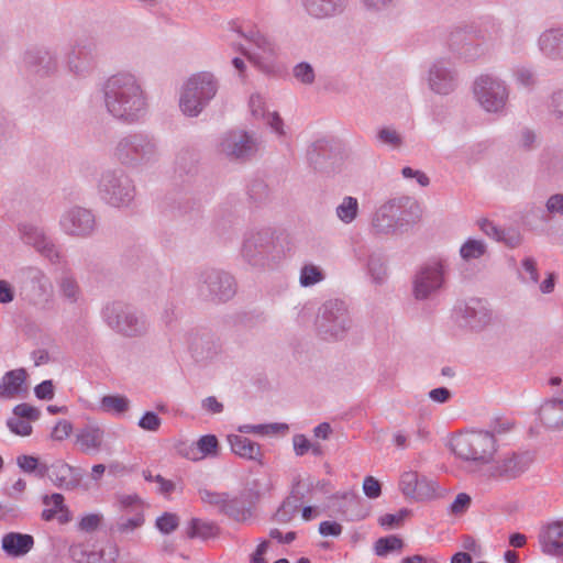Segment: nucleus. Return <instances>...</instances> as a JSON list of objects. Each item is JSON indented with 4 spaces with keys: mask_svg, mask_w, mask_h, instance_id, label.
Returning a JSON list of instances; mask_svg holds the SVG:
<instances>
[{
    "mask_svg": "<svg viewBox=\"0 0 563 563\" xmlns=\"http://www.w3.org/2000/svg\"><path fill=\"white\" fill-rule=\"evenodd\" d=\"M250 110L253 117L263 118L273 131L277 134H282V120L277 111H268L266 109V102L262 95L253 93L249 101Z\"/></svg>",
    "mask_w": 563,
    "mask_h": 563,
    "instance_id": "nucleus-32",
    "label": "nucleus"
},
{
    "mask_svg": "<svg viewBox=\"0 0 563 563\" xmlns=\"http://www.w3.org/2000/svg\"><path fill=\"white\" fill-rule=\"evenodd\" d=\"M551 113L563 123V90L553 92L550 101Z\"/></svg>",
    "mask_w": 563,
    "mask_h": 563,
    "instance_id": "nucleus-64",
    "label": "nucleus"
},
{
    "mask_svg": "<svg viewBox=\"0 0 563 563\" xmlns=\"http://www.w3.org/2000/svg\"><path fill=\"white\" fill-rule=\"evenodd\" d=\"M404 547V541L395 536L390 534L376 540L374 544V552L377 556H386L387 554L399 551Z\"/></svg>",
    "mask_w": 563,
    "mask_h": 563,
    "instance_id": "nucleus-45",
    "label": "nucleus"
},
{
    "mask_svg": "<svg viewBox=\"0 0 563 563\" xmlns=\"http://www.w3.org/2000/svg\"><path fill=\"white\" fill-rule=\"evenodd\" d=\"M485 253L486 244L482 240L467 239L460 247V255L466 262L478 260Z\"/></svg>",
    "mask_w": 563,
    "mask_h": 563,
    "instance_id": "nucleus-46",
    "label": "nucleus"
},
{
    "mask_svg": "<svg viewBox=\"0 0 563 563\" xmlns=\"http://www.w3.org/2000/svg\"><path fill=\"white\" fill-rule=\"evenodd\" d=\"M533 457L529 452L509 453L497 462L495 474L506 478H515L528 470Z\"/></svg>",
    "mask_w": 563,
    "mask_h": 563,
    "instance_id": "nucleus-27",
    "label": "nucleus"
},
{
    "mask_svg": "<svg viewBox=\"0 0 563 563\" xmlns=\"http://www.w3.org/2000/svg\"><path fill=\"white\" fill-rule=\"evenodd\" d=\"M42 503L46 506L53 504L54 508L44 509L42 511V519L44 521H51L55 518L57 512H68L66 505L64 504V496L59 493H54L52 495H44L42 497Z\"/></svg>",
    "mask_w": 563,
    "mask_h": 563,
    "instance_id": "nucleus-44",
    "label": "nucleus"
},
{
    "mask_svg": "<svg viewBox=\"0 0 563 563\" xmlns=\"http://www.w3.org/2000/svg\"><path fill=\"white\" fill-rule=\"evenodd\" d=\"M7 427L12 433L21 437L30 435L33 430L29 421L21 420L16 416L7 420Z\"/></svg>",
    "mask_w": 563,
    "mask_h": 563,
    "instance_id": "nucleus-63",
    "label": "nucleus"
},
{
    "mask_svg": "<svg viewBox=\"0 0 563 563\" xmlns=\"http://www.w3.org/2000/svg\"><path fill=\"white\" fill-rule=\"evenodd\" d=\"M19 233L25 245L32 246L51 264L67 265V257L60 246L55 244L43 228L32 223H22L19 225Z\"/></svg>",
    "mask_w": 563,
    "mask_h": 563,
    "instance_id": "nucleus-15",
    "label": "nucleus"
},
{
    "mask_svg": "<svg viewBox=\"0 0 563 563\" xmlns=\"http://www.w3.org/2000/svg\"><path fill=\"white\" fill-rule=\"evenodd\" d=\"M473 95L487 113L504 115L509 99V87L494 74H482L473 82Z\"/></svg>",
    "mask_w": 563,
    "mask_h": 563,
    "instance_id": "nucleus-10",
    "label": "nucleus"
},
{
    "mask_svg": "<svg viewBox=\"0 0 563 563\" xmlns=\"http://www.w3.org/2000/svg\"><path fill=\"white\" fill-rule=\"evenodd\" d=\"M292 76L295 79L303 85H311L314 82L316 74L313 67L307 62H300L292 68Z\"/></svg>",
    "mask_w": 563,
    "mask_h": 563,
    "instance_id": "nucleus-57",
    "label": "nucleus"
},
{
    "mask_svg": "<svg viewBox=\"0 0 563 563\" xmlns=\"http://www.w3.org/2000/svg\"><path fill=\"white\" fill-rule=\"evenodd\" d=\"M26 377L27 374L24 368H16L7 372L0 382V396L2 398H13L21 391Z\"/></svg>",
    "mask_w": 563,
    "mask_h": 563,
    "instance_id": "nucleus-37",
    "label": "nucleus"
},
{
    "mask_svg": "<svg viewBox=\"0 0 563 563\" xmlns=\"http://www.w3.org/2000/svg\"><path fill=\"white\" fill-rule=\"evenodd\" d=\"M360 212L358 200L352 196H345L335 208L336 218L344 224L354 222Z\"/></svg>",
    "mask_w": 563,
    "mask_h": 563,
    "instance_id": "nucleus-41",
    "label": "nucleus"
},
{
    "mask_svg": "<svg viewBox=\"0 0 563 563\" xmlns=\"http://www.w3.org/2000/svg\"><path fill=\"white\" fill-rule=\"evenodd\" d=\"M57 57L46 49H29L23 55V66L32 75L44 77L57 69Z\"/></svg>",
    "mask_w": 563,
    "mask_h": 563,
    "instance_id": "nucleus-23",
    "label": "nucleus"
},
{
    "mask_svg": "<svg viewBox=\"0 0 563 563\" xmlns=\"http://www.w3.org/2000/svg\"><path fill=\"white\" fill-rule=\"evenodd\" d=\"M106 112L125 125L144 123L148 115V95L140 78L126 70L107 77L100 87Z\"/></svg>",
    "mask_w": 563,
    "mask_h": 563,
    "instance_id": "nucleus-1",
    "label": "nucleus"
},
{
    "mask_svg": "<svg viewBox=\"0 0 563 563\" xmlns=\"http://www.w3.org/2000/svg\"><path fill=\"white\" fill-rule=\"evenodd\" d=\"M238 430L241 433H254L258 435L278 434L282 432V423L242 424Z\"/></svg>",
    "mask_w": 563,
    "mask_h": 563,
    "instance_id": "nucleus-54",
    "label": "nucleus"
},
{
    "mask_svg": "<svg viewBox=\"0 0 563 563\" xmlns=\"http://www.w3.org/2000/svg\"><path fill=\"white\" fill-rule=\"evenodd\" d=\"M67 70L78 77L86 78L98 65L97 45L91 41L77 42L66 55Z\"/></svg>",
    "mask_w": 563,
    "mask_h": 563,
    "instance_id": "nucleus-17",
    "label": "nucleus"
},
{
    "mask_svg": "<svg viewBox=\"0 0 563 563\" xmlns=\"http://www.w3.org/2000/svg\"><path fill=\"white\" fill-rule=\"evenodd\" d=\"M539 543L544 554L563 555V521H552L544 525L539 532Z\"/></svg>",
    "mask_w": 563,
    "mask_h": 563,
    "instance_id": "nucleus-25",
    "label": "nucleus"
},
{
    "mask_svg": "<svg viewBox=\"0 0 563 563\" xmlns=\"http://www.w3.org/2000/svg\"><path fill=\"white\" fill-rule=\"evenodd\" d=\"M197 289L203 300L224 303L235 296L238 283L229 272L207 268L199 274Z\"/></svg>",
    "mask_w": 563,
    "mask_h": 563,
    "instance_id": "nucleus-12",
    "label": "nucleus"
},
{
    "mask_svg": "<svg viewBox=\"0 0 563 563\" xmlns=\"http://www.w3.org/2000/svg\"><path fill=\"white\" fill-rule=\"evenodd\" d=\"M25 277L30 280L34 290L40 295L47 292L49 283L45 273L37 267H27L23 271Z\"/></svg>",
    "mask_w": 563,
    "mask_h": 563,
    "instance_id": "nucleus-51",
    "label": "nucleus"
},
{
    "mask_svg": "<svg viewBox=\"0 0 563 563\" xmlns=\"http://www.w3.org/2000/svg\"><path fill=\"white\" fill-rule=\"evenodd\" d=\"M453 316L459 325L473 331H482L492 321V310L487 301L481 298L456 303Z\"/></svg>",
    "mask_w": 563,
    "mask_h": 563,
    "instance_id": "nucleus-16",
    "label": "nucleus"
},
{
    "mask_svg": "<svg viewBox=\"0 0 563 563\" xmlns=\"http://www.w3.org/2000/svg\"><path fill=\"white\" fill-rule=\"evenodd\" d=\"M219 441L213 434H206L199 438L196 442V449L201 453L200 457L190 456L189 453L186 454L188 459L198 460L208 455H216L218 453Z\"/></svg>",
    "mask_w": 563,
    "mask_h": 563,
    "instance_id": "nucleus-52",
    "label": "nucleus"
},
{
    "mask_svg": "<svg viewBox=\"0 0 563 563\" xmlns=\"http://www.w3.org/2000/svg\"><path fill=\"white\" fill-rule=\"evenodd\" d=\"M219 528L217 525L194 518L189 523L187 534L189 538H200L207 540L216 537Z\"/></svg>",
    "mask_w": 563,
    "mask_h": 563,
    "instance_id": "nucleus-42",
    "label": "nucleus"
},
{
    "mask_svg": "<svg viewBox=\"0 0 563 563\" xmlns=\"http://www.w3.org/2000/svg\"><path fill=\"white\" fill-rule=\"evenodd\" d=\"M34 545V538L27 533L9 532L2 537L1 549L11 558L27 554Z\"/></svg>",
    "mask_w": 563,
    "mask_h": 563,
    "instance_id": "nucleus-30",
    "label": "nucleus"
},
{
    "mask_svg": "<svg viewBox=\"0 0 563 563\" xmlns=\"http://www.w3.org/2000/svg\"><path fill=\"white\" fill-rule=\"evenodd\" d=\"M101 319L109 329L125 338H140L147 333V317L124 301H111L101 309Z\"/></svg>",
    "mask_w": 563,
    "mask_h": 563,
    "instance_id": "nucleus-6",
    "label": "nucleus"
},
{
    "mask_svg": "<svg viewBox=\"0 0 563 563\" xmlns=\"http://www.w3.org/2000/svg\"><path fill=\"white\" fill-rule=\"evenodd\" d=\"M408 514L409 511L407 509H400L396 514H385L379 517L378 522L385 529H393L400 526Z\"/></svg>",
    "mask_w": 563,
    "mask_h": 563,
    "instance_id": "nucleus-61",
    "label": "nucleus"
},
{
    "mask_svg": "<svg viewBox=\"0 0 563 563\" xmlns=\"http://www.w3.org/2000/svg\"><path fill=\"white\" fill-rule=\"evenodd\" d=\"M198 153L189 147L181 148L175 158V173L179 177H187L188 180L198 174Z\"/></svg>",
    "mask_w": 563,
    "mask_h": 563,
    "instance_id": "nucleus-34",
    "label": "nucleus"
},
{
    "mask_svg": "<svg viewBox=\"0 0 563 563\" xmlns=\"http://www.w3.org/2000/svg\"><path fill=\"white\" fill-rule=\"evenodd\" d=\"M314 492V481L308 477L307 479H302L300 475H297L292 478L291 489L289 496L284 499V508L286 506L291 507V511H297L302 503L306 500L308 494H312ZM286 511L284 510V515Z\"/></svg>",
    "mask_w": 563,
    "mask_h": 563,
    "instance_id": "nucleus-31",
    "label": "nucleus"
},
{
    "mask_svg": "<svg viewBox=\"0 0 563 563\" xmlns=\"http://www.w3.org/2000/svg\"><path fill=\"white\" fill-rule=\"evenodd\" d=\"M353 328V318L349 305L338 298L325 300L314 318L317 334L325 341H341Z\"/></svg>",
    "mask_w": 563,
    "mask_h": 563,
    "instance_id": "nucleus-4",
    "label": "nucleus"
},
{
    "mask_svg": "<svg viewBox=\"0 0 563 563\" xmlns=\"http://www.w3.org/2000/svg\"><path fill=\"white\" fill-rule=\"evenodd\" d=\"M303 13L314 21L331 20L344 13L347 0H299Z\"/></svg>",
    "mask_w": 563,
    "mask_h": 563,
    "instance_id": "nucleus-22",
    "label": "nucleus"
},
{
    "mask_svg": "<svg viewBox=\"0 0 563 563\" xmlns=\"http://www.w3.org/2000/svg\"><path fill=\"white\" fill-rule=\"evenodd\" d=\"M46 477H48L57 488L64 490L77 488L81 481V475L78 470L62 461H57L48 466Z\"/></svg>",
    "mask_w": 563,
    "mask_h": 563,
    "instance_id": "nucleus-26",
    "label": "nucleus"
},
{
    "mask_svg": "<svg viewBox=\"0 0 563 563\" xmlns=\"http://www.w3.org/2000/svg\"><path fill=\"white\" fill-rule=\"evenodd\" d=\"M199 496L202 503L217 508L219 514H222L229 494L203 488L199 489Z\"/></svg>",
    "mask_w": 563,
    "mask_h": 563,
    "instance_id": "nucleus-56",
    "label": "nucleus"
},
{
    "mask_svg": "<svg viewBox=\"0 0 563 563\" xmlns=\"http://www.w3.org/2000/svg\"><path fill=\"white\" fill-rule=\"evenodd\" d=\"M449 266L441 258H432L418 267L412 276V296L424 301L441 294L446 286Z\"/></svg>",
    "mask_w": 563,
    "mask_h": 563,
    "instance_id": "nucleus-11",
    "label": "nucleus"
},
{
    "mask_svg": "<svg viewBox=\"0 0 563 563\" xmlns=\"http://www.w3.org/2000/svg\"><path fill=\"white\" fill-rule=\"evenodd\" d=\"M279 233L272 227L250 230L244 234L241 246V257L254 268H269L277 258Z\"/></svg>",
    "mask_w": 563,
    "mask_h": 563,
    "instance_id": "nucleus-5",
    "label": "nucleus"
},
{
    "mask_svg": "<svg viewBox=\"0 0 563 563\" xmlns=\"http://www.w3.org/2000/svg\"><path fill=\"white\" fill-rule=\"evenodd\" d=\"M496 450V439L488 431H470L453 442V451L457 457L482 464L489 463Z\"/></svg>",
    "mask_w": 563,
    "mask_h": 563,
    "instance_id": "nucleus-13",
    "label": "nucleus"
},
{
    "mask_svg": "<svg viewBox=\"0 0 563 563\" xmlns=\"http://www.w3.org/2000/svg\"><path fill=\"white\" fill-rule=\"evenodd\" d=\"M16 464L24 473H34L40 478L46 477L48 473V465L41 464L38 459L33 455H19L16 457Z\"/></svg>",
    "mask_w": 563,
    "mask_h": 563,
    "instance_id": "nucleus-43",
    "label": "nucleus"
},
{
    "mask_svg": "<svg viewBox=\"0 0 563 563\" xmlns=\"http://www.w3.org/2000/svg\"><path fill=\"white\" fill-rule=\"evenodd\" d=\"M130 409V400L123 395H106L100 400V410L117 417Z\"/></svg>",
    "mask_w": 563,
    "mask_h": 563,
    "instance_id": "nucleus-40",
    "label": "nucleus"
},
{
    "mask_svg": "<svg viewBox=\"0 0 563 563\" xmlns=\"http://www.w3.org/2000/svg\"><path fill=\"white\" fill-rule=\"evenodd\" d=\"M102 440L103 430L97 426H86L77 434V443L86 453L99 451Z\"/></svg>",
    "mask_w": 563,
    "mask_h": 563,
    "instance_id": "nucleus-39",
    "label": "nucleus"
},
{
    "mask_svg": "<svg viewBox=\"0 0 563 563\" xmlns=\"http://www.w3.org/2000/svg\"><path fill=\"white\" fill-rule=\"evenodd\" d=\"M428 81L432 91L446 96L455 90L457 74L451 62L441 58L430 67Z\"/></svg>",
    "mask_w": 563,
    "mask_h": 563,
    "instance_id": "nucleus-20",
    "label": "nucleus"
},
{
    "mask_svg": "<svg viewBox=\"0 0 563 563\" xmlns=\"http://www.w3.org/2000/svg\"><path fill=\"white\" fill-rule=\"evenodd\" d=\"M59 266L62 267V275L57 279L58 291L67 302L77 303L81 297L78 282L68 264Z\"/></svg>",
    "mask_w": 563,
    "mask_h": 563,
    "instance_id": "nucleus-33",
    "label": "nucleus"
},
{
    "mask_svg": "<svg viewBox=\"0 0 563 563\" xmlns=\"http://www.w3.org/2000/svg\"><path fill=\"white\" fill-rule=\"evenodd\" d=\"M396 0H362L364 9L374 14H382L388 12L394 5Z\"/></svg>",
    "mask_w": 563,
    "mask_h": 563,
    "instance_id": "nucleus-60",
    "label": "nucleus"
},
{
    "mask_svg": "<svg viewBox=\"0 0 563 563\" xmlns=\"http://www.w3.org/2000/svg\"><path fill=\"white\" fill-rule=\"evenodd\" d=\"M376 139L380 144L386 145L391 150H397L404 144L401 134L391 126H384L379 129L377 131Z\"/></svg>",
    "mask_w": 563,
    "mask_h": 563,
    "instance_id": "nucleus-50",
    "label": "nucleus"
},
{
    "mask_svg": "<svg viewBox=\"0 0 563 563\" xmlns=\"http://www.w3.org/2000/svg\"><path fill=\"white\" fill-rule=\"evenodd\" d=\"M421 217L419 202L409 196L395 197L384 202L374 213L372 228L378 234L408 231Z\"/></svg>",
    "mask_w": 563,
    "mask_h": 563,
    "instance_id": "nucleus-3",
    "label": "nucleus"
},
{
    "mask_svg": "<svg viewBox=\"0 0 563 563\" xmlns=\"http://www.w3.org/2000/svg\"><path fill=\"white\" fill-rule=\"evenodd\" d=\"M541 54L551 60H563V27L542 32L538 38Z\"/></svg>",
    "mask_w": 563,
    "mask_h": 563,
    "instance_id": "nucleus-28",
    "label": "nucleus"
},
{
    "mask_svg": "<svg viewBox=\"0 0 563 563\" xmlns=\"http://www.w3.org/2000/svg\"><path fill=\"white\" fill-rule=\"evenodd\" d=\"M335 156L334 141L329 139L314 141L307 151L308 163L318 173H332Z\"/></svg>",
    "mask_w": 563,
    "mask_h": 563,
    "instance_id": "nucleus-21",
    "label": "nucleus"
},
{
    "mask_svg": "<svg viewBox=\"0 0 563 563\" xmlns=\"http://www.w3.org/2000/svg\"><path fill=\"white\" fill-rule=\"evenodd\" d=\"M69 556L77 563H97L99 556L97 552L89 551L85 544H73L69 548Z\"/></svg>",
    "mask_w": 563,
    "mask_h": 563,
    "instance_id": "nucleus-55",
    "label": "nucleus"
},
{
    "mask_svg": "<svg viewBox=\"0 0 563 563\" xmlns=\"http://www.w3.org/2000/svg\"><path fill=\"white\" fill-rule=\"evenodd\" d=\"M540 221L548 222L551 216H563V194L550 196L544 209H539Z\"/></svg>",
    "mask_w": 563,
    "mask_h": 563,
    "instance_id": "nucleus-49",
    "label": "nucleus"
},
{
    "mask_svg": "<svg viewBox=\"0 0 563 563\" xmlns=\"http://www.w3.org/2000/svg\"><path fill=\"white\" fill-rule=\"evenodd\" d=\"M156 528L164 534L175 531L179 525V518L176 514L164 512L156 519Z\"/></svg>",
    "mask_w": 563,
    "mask_h": 563,
    "instance_id": "nucleus-58",
    "label": "nucleus"
},
{
    "mask_svg": "<svg viewBox=\"0 0 563 563\" xmlns=\"http://www.w3.org/2000/svg\"><path fill=\"white\" fill-rule=\"evenodd\" d=\"M97 195L102 202L113 208L131 206L136 195L132 177L120 167L101 170L97 180Z\"/></svg>",
    "mask_w": 563,
    "mask_h": 563,
    "instance_id": "nucleus-7",
    "label": "nucleus"
},
{
    "mask_svg": "<svg viewBox=\"0 0 563 563\" xmlns=\"http://www.w3.org/2000/svg\"><path fill=\"white\" fill-rule=\"evenodd\" d=\"M220 151L230 159L244 161L255 154L257 143L249 132L242 130L230 131L222 137Z\"/></svg>",
    "mask_w": 563,
    "mask_h": 563,
    "instance_id": "nucleus-19",
    "label": "nucleus"
},
{
    "mask_svg": "<svg viewBox=\"0 0 563 563\" xmlns=\"http://www.w3.org/2000/svg\"><path fill=\"white\" fill-rule=\"evenodd\" d=\"M232 30L240 36L253 43L256 52H249L241 47V52L246 56L255 66H257L265 74H274L277 68V51L276 45L271 38L263 34L256 24L251 21H245L240 25H233Z\"/></svg>",
    "mask_w": 563,
    "mask_h": 563,
    "instance_id": "nucleus-9",
    "label": "nucleus"
},
{
    "mask_svg": "<svg viewBox=\"0 0 563 563\" xmlns=\"http://www.w3.org/2000/svg\"><path fill=\"white\" fill-rule=\"evenodd\" d=\"M539 418L549 428L563 426V398L554 397L547 400L539 409Z\"/></svg>",
    "mask_w": 563,
    "mask_h": 563,
    "instance_id": "nucleus-35",
    "label": "nucleus"
},
{
    "mask_svg": "<svg viewBox=\"0 0 563 563\" xmlns=\"http://www.w3.org/2000/svg\"><path fill=\"white\" fill-rule=\"evenodd\" d=\"M219 84L213 74L200 71L190 76L184 84L179 109L186 117L196 118L216 97Z\"/></svg>",
    "mask_w": 563,
    "mask_h": 563,
    "instance_id": "nucleus-8",
    "label": "nucleus"
},
{
    "mask_svg": "<svg viewBox=\"0 0 563 563\" xmlns=\"http://www.w3.org/2000/svg\"><path fill=\"white\" fill-rule=\"evenodd\" d=\"M489 38H486L482 31L457 30L451 33L449 45L460 58L465 62H474L486 54L483 46Z\"/></svg>",
    "mask_w": 563,
    "mask_h": 563,
    "instance_id": "nucleus-18",
    "label": "nucleus"
},
{
    "mask_svg": "<svg viewBox=\"0 0 563 563\" xmlns=\"http://www.w3.org/2000/svg\"><path fill=\"white\" fill-rule=\"evenodd\" d=\"M111 155L117 163L126 168L152 167L162 157L159 139L147 131L129 132L114 142Z\"/></svg>",
    "mask_w": 563,
    "mask_h": 563,
    "instance_id": "nucleus-2",
    "label": "nucleus"
},
{
    "mask_svg": "<svg viewBox=\"0 0 563 563\" xmlns=\"http://www.w3.org/2000/svg\"><path fill=\"white\" fill-rule=\"evenodd\" d=\"M367 273L372 277L373 282L380 284L386 277V266L383 256L377 253H373L367 260Z\"/></svg>",
    "mask_w": 563,
    "mask_h": 563,
    "instance_id": "nucleus-48",
    "label": "nucleus"
},
{
    "mask_svg": "<svg viewBox=\"0 0 563 563\" xmlns=\"http://www.w3.org/2000/svg\"><path fill=\"white\" fill-rule=\"evenodd\" d=\"M519 278L523 284L527 285L537 286L539 284L537 261L533 257L527 256L521 261Z\"/></svg>",
    "mask_w": 563,
    "mask_h": 563,
    "instance_id": "nucleus-47",
    "label": "nucleus"
},
{
    "mask_svg": "<svg viewBox=\"0 0 563 563\" xmlns=\"http://www.w3.org/2000/svg\"><path fill=\"white\" fill-rule=\"evenodd\" d=\"M228 441L232 452L243 459L256 460L261 455L260 445L244 435L231 434Z\"/></svg>",
    "mask_w": 563,
    "mask_h": 563,
    "instance_id": "nucleus-38",
    "label": "nucleus"
},
{
    "mask_svg": "<svg viewBox=\"0 0 563 563\" xmlns=\"http://www.w3.org/2000/svg\"><path fill=\"white\" fill-rule=\"evenodd\" d=\"M253 507L252 492L243 490L235 496L229 494L221 515L236 522H245L253 516Z\"/></svg>",
    "mask_w": 563,
    "mask_h": 563,
    "instance_id": "nucleus-24",
    "label": "nucleus"
},
{
    "mask_svg": "<svg viewBox=\"0 0 563 563\" xmlns=\"http://www.w3.org/2000/svg\"><path fill=\"white\" fill-rule=\"evenodd\" d=\"M538 137L534 131L523 128L517 136V146L522 151H532L537 146Z\"/></svg>",
    "mask_w": 563,
    "mask_h": 563,
    "instance_id": "nucleus-59",
    "label": "nucleus"
},
{
    "mask_svg": "<svg viewBox=\"0 0 563 563\" xmlns=\"http://www.w3.org/2000/svg\"><path fill=\"white\" fill-rule=\"evenodd\" d=\"M59 230L73 239H89L97 231V218L91 209L71 206L65 209L58 221Z\"/></svg>",
    "mask_w": 563,
    "mask_h": 563,
    "instance_id": "nucleus-14",
    "label": "nucleus"
},
{
    "mask_svg": "<svg viewBox=\"0 0 563 563\" xmlns=\"http://www.w3.org/2000/svg\"><path fill=\"white\" fill-rule=\"evenodd\" d=\"M323 279V272L313 264H306L300 269L299 283L302 287L313 286Z\"/></svg>",
    "mask_w": 563,
    "mask_h": 563,
    "instance_id": "nucleus-53",
    "label": "nucleus"
},
{
    "mask_svg": "<svg viewBox=\"0 0 563 563\" xmlns=\"http://www.w3.org/2000/svg\"><path fill=\"white\" fill-rule=\"evenodd\" d=\"M400 489L407 497L429 498L435 493V484L420 479L416 472H405L400 477Z\"/></svg>",
    "mask_w": 563,
    "mask_h": 563,
    "instance_id": "nucleus-29",
    "label": "nucleus"
},
{
    "mask_svg": "<svg viewBox=\"0 0 563 563\" xmlns=\"http://www.w3.org/2000/svg\"><path fill=\"white\" fill-rule=\"evenodd\" d=\"M161 424L162 419L154 411L144 412L137 422L141 429L150 432H156L161 428Z\"/></svg>",
    "mask_w": 563,
    "mask_h": 563,
    "instance_id": "nucleus-62",
    "label": "nucleus"
},
{
    "mask_svg": "<svg viewBox=\"0 0 563 563\" xmlns=\"http://www.w3.org/2000/svg\"><path fill=\"white\" fill-rule=\"evenodd\" d=\"M481 230L497 242H504L510 247H516L520 243V235L516 231L505 230L496 225L493 221L483 219L478 222Z\"/></svg>",
    "mask_w": 563,
    "mask_h": 563,
    "instance_id": "nucleus-36",
    "label": "nucleus"
}]
</instances>
